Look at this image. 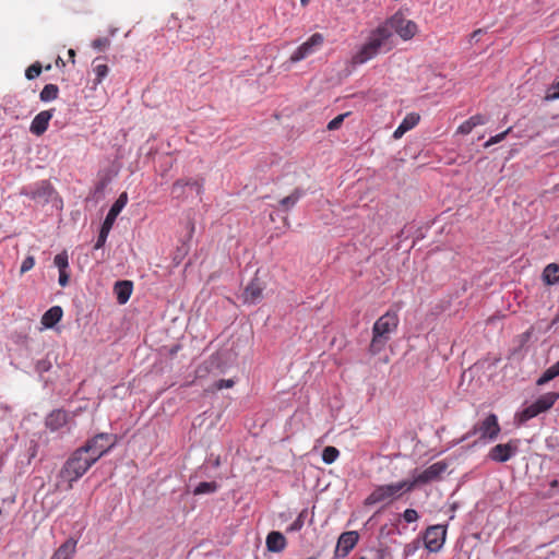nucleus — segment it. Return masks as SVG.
I'll list each match as a JSON object with an SVG mask.
<instances>
[{
  "label": "nucleus",
  "instance_id": "obj_20",
  "mask_svg": "<svg viewBox=\"0 0 559 559\" xmlns=\"http://www.w3.org/2000/svg\"><path fill=\"white\" fill-rule=\"evenodd\" d=\"M62 308L60 306H53L43 314L40 322L44 328L51 329L62 319Z\"/></svg>",
  "mask_w": 559,
  "mask_h": 559
},
{
  "label": "nucleus",
  "instance_id": "obj_40",
  "mask_svg": "<svg viewBox=\"0 0 559 559\" xmlns=\"http://www.w3.org/2000/svg\"><path fill=\"white\" fill-rule=\"evenodd\" d=\"M545 98L547 100H554L559 98V81L548 88Z\"/></svg>",
  "mask_w": 559,
  "mask_h": 559
},
{
  "label": "nucleus",
  "instance_id": "obj_30",
  "mask_svg": "<svg viewBox=\"0 0 559 559\" xmlns=\"http://www.w3.org/2000/svg\"><path fill=\"white\" fill-rule=\"evenodd\" d=\"M53 264L58 267L59 272L67 271L69 267V257L66 251L58 253L53 259Z\"/></svg>",
  "mask_w": 559,
  "mask_h": 559
},
{
  "label": "nucleus",
  "instance_id": "obj_32",
  "mask_svg": "<svg viewBox=\"0 0 559 559\" xmlns=\"http://www.w3.org/2000/svg\"><path fill=\"white\" fill-rule=\"evenodd\" d=\"M95 73V84H100L102 81L107 76L109 73V68L107 64H96L93 69Z\"/></svg>",
  "mask_w": 559,
  "mask_h": 559
},
{
  "label": "nucleus",
  "instance_id": "obj_49",
  "mask_svg": "<svg viewBox=\"0 0 559 559\" xmlns=\"http://www.w3.org/2000/svg\"><path fill=\"white\" fill-rule=\"evenodd\" d=\"M68 55L71 58L72 62H74L75 51L73 49H69Z\"/></svg>",
  "mask_w": 559,
  "mask_h": 559
},
{
  "label": "nucleus",
  "instance_id": "obj_23",
  "mask_svg": "<svg viewBox=\"0 0 559 559\" xmlns=\"http://www.w3.org/2000/svg\"><path fill=\"white\" fill-rule=\"evenodd\" d=\"M67 423V413L63 411H53L46 419V425L51 430H58Z\"/></svg>",
  "mask_w": 559,
  "mask_h": 559
},
{
  "label": "nucleus",
  "instance_id": "obj_44",
  "mask_svg": "<svg viewBox=\"0 0 559 559\" xmlns=\"http://www.w3.org/2000/svg\"><path fill=\"white\" fill-rule=\"evenodd\" d=\"M473 129H474V127H472L471 122L467 119L462 124H460L456 132L461 133V134H468L472 132Z\"/></svg>",
  "mask_w": 559,
  "mask_h": 559
},
{
  "label": "nucleus",
  "instance_id": "obj_21",
  "mask_svg": "<svg viewBox=\"0 0 559 559\" xmlns=\"http://www.w3.org/2000/svg\"><path fill=\"white\" fill-rule=\"evenodd\" d=\"M132 293V283L129 281L117 282L115 285V294L120 305L126 304Z\"/></svg>",
  "mask_w": 559,
  "mask_h": 559
},
{
  "label": "nucleus",
  "instance_id": "obj_36",
  "mask_svg": "<svg viewBox=\"0 0 559 559\" xmlns=\"http://www.w3.org/2000/svg\"><path fill=\"white\" fill-rule=\"evenodd\" d=\"M402 516L406 523H414L419 519L418 512L415 509H406Z\"/></svg>",
  "mask_w": 559,
  "mask_h": 559
},
{
  "label": "nucleus",
  "instance_id": "obj_8",
  "mask_svg": "<svg viewBox=\"0 0 559 559\" xmlns=\"http://www.w3.org/2000/svg\"><path fill=\"white\" fill-rule=\"evenodd\" d=\"M128 202V195L126 192L121 193L119 198L116 200V202L110 207L99 233L97 242L95 245V249H99L104 246L107 236L109 234V230L111 229L117 216L122 211V209L126 206Z\"/></svg>",
  "mask_w": 559,
  "mask_h": 559
},
{
  "label": "nucleus",
  "instance_id": "obj_14",
  "mask_svg": "<svg viewBox=\"0 0 559 559\" xmlns=\"http://www.w3.org/2000/svg\"><path fill=\"white\" fill-rule=\"evenodd\" d=\"M518 449L519 441L511 440L508 443L497 444L493 448H491L488 456L490 460L495 462L503 463L513 457L516 454Z\"/></svg>",
  "mask_w": 559,
  "mask_h": 559
},
{
  "label": "nucleus",
  "instance_id": "obj_47",
  "mask_svg": "<svg viewBox=\"0 0 559 559\" xmlns=\"http://www.w3.org/2000/svg\"><path fill=\"white\" fill-rule=\"evenodd\" d=\"M188 189V192H189V198H193V197H198L195 194V188H187Z\"/></svg>",
  "mask_w": 559,
  "mask_h": 559
},
{
  "label": "nucleus",
  "instance_id": "obj_26",
  "mask_svg": "<svg viewBox=\"0 0 559 559\" xmlns=\"http://www.w3.org/2000/svg\"><path fill=\"white\" fill-rule=\"evenodd\" d=\"M59 93V88L55 84H47L44 86L39 94V98L41 102H51L57 98Z\"/></svg>",
  "mask_w": 559,
  "mask_h": 559
},
{
  "label": "nucleus",
  "instance_id": "obj_52",
  "mask_svg": "<svg viewBox=\"0 0 559 559\" xmlns=\"http://www.w3.org/2000/svg\"><path fill=\"white\" fill-rule=\"evenodd\" d=\"M56 63H57V64H59V63L64 64V63H63V60H62L60 57L57 59Z\"/></svg>",
  "mask_w": 559,
  "mask_h": 559
},
{
  "label": "nucleus",
  "instance_id": "obj_1",
  "mask_svg": "<svg viewBox=\"0 0 559 559\" xmlns=\"http://www.w3.org/2000/svg\"><path fill=\"white\" fill-rule=\"evenodd\" d=\"M94 463L79 448L64 463L58 475L57 488L70 490L74 481L81 478Z\"/></svg>",
  "mask_w": 559,
  "mask_h": 559
},
{
  "label": "nucleus",
  "instance_id": "obj_12",
  "mask_svg": "<svg viewBox=\"0 0 559 559\" xmlns=\"http://www.w3.org/2000/svg\"><path fill=\"white\" fill-rule=\"evenodd\" d=\"M447 528L443 525L429 526L424 535L426 548L431 552L439 551L445 542Z\"/></svg>",
  "mask_w": 559,
  "mask_h": 559
},
{
  "label": "nucleus",
  "instance_id": "obj_35",
  "mask_svg": "<svg viewBox=\"0 0 559 559\" xmlns=\"http://www.w3.org/2000/svg\"><path fill=\"white\" fill-rule=\"evenodd\" d=\"M556 377H557L556 372L549 367L542 374V377L536 381V383H537V385H544V384H546L547 382H549L550 380H552Z\"/></svg>",
  "mask_w": 559,
  "mask_h": 559
},
{
  "label": "nucleus",
  "instance_id": "obj_50",
  "mask_svg": "<svg viewBox=\"0 0 559 559\" xmlns=\"http://www.w3.org/2000/svg\"><path fill=\"white\" fill-rule=\"evenodd\" d=\"M116 33H117V28H110V29H109V34H110L111 36H115V34H116Z\"/></svg>",
  "mask_w": 559,
  "mask_h": 559
},
{
  "label": "nucleus",
  "instance_id": "obj_18",
  "mask_svg": "<svg viewBox=\"0 0 559 559\" xmlns=\"http://www.w3.org/2000/svg\"><path fill=\"white\" fill-rule=\"evenodd\" d=\"M419 115L415 112H411L406 115V117L403 119V121L399 124V127L393 132V138L395 140L401 139L407 131L413 129L417 123L419 122Z\"/></svg>",
  "mask_w": 559,
  "mask_h": 559
},
{
  "label": "nucleus",
  "instance_id": "obj_10",
  "mask_svg": "<svg viewBox=\"0 0 559 559\" xmlns=\"http://www.w3.org/2000/svg\"><path fill=\"white\" fill-rule=\"evenodd\" d=\"M500 432L498 418L495 414H489L483 421L475 425L473 430L469 431L463 440H466L471 436L479 433L480 439L493 440Z\"/></svg>",
  "mask_w": 559,
  "mask_h": 559
},
{
  "label": "nucleus",
  "instance_id": "obj_22",
  "mask_svg": "<svg viewBox=\"0 0 559 559\" xmlns=\"http://www.w3.org/2000/svg\"><path fill=\"white\" fill-rule=\"evenodd\" d=\"M75 548L76 542L74 539H68L56 550L51 559H72Z\"/></svg>",
  "mask_w": 559,
  "mask_h": 559
},
{
  "label": "nucleus",
  "instance_id": "obj_16",
  "mask_svg": "<svg viewBox=\"0 0 559 559\" xmlns=\"http://www.w3.org/2000/svg\"><path fill=\"white\" fill-rule=\"evenodd\" d=\"M195 188V194L200 195L202 192V183L198 180H177L173 188H171V194L176 199H188L189 192L187 188Z\"/></svg>",
  "mask_w": 559,
  "mask_h": 559
},
{
  "label": "nucleus",
  "instance_id": "obj_17",
  "mask_svg": "<svg viewBox=\"0 0 559 559\" xmlns=\"http://www.w3.org/2000/svg\"><path fill=\"white\" fill-rule=\"evenodd\" d=\"M51 118V110H44L37 114L31 123V132L35 135H41L47 130L49 120Z\"/></svg>",
  "mask_w": 559,
  "mask_h": 559
},
{
  "label": "nucleus",
  "instance_id": "obj_2",
  "mask_svg": "<svg viewBox=\"0 0 559 559\" xmlns=\"http://www.w3.org/2000/svg\"><path fill=\"white\" fill-rule=\"evenodd\" d=\"M392 48L393 45H389L388 43V33L377 27L371 32L367 41L353 55L352 62L353 64H364L377 57L380 52L390 51Z\"/></svg>",
  "mask_w": 559,
  "mask_h": 559
},
{
  "label": "nucleus",
  "instance_id": "obj_38",
  "mask_svg": "<svg viewBox=\"0 0 559 559\" xmlns=\"http://www.w3.org/2000/svg\"><path fill=\"white\" fill-rule=\"evenodd\" d=\"M511 131V128H508L506 131L495 135V136H491L486 143H485V147H489L496 143H499L501 142L502 140L506 139L507 134Z\"/></svg>",
  "mask_w": 559,
  "mask_h": 559
},
{
  "label": "nucleus",
  "instance_id": "obj_45",
  "mask_svg": "<svg viewBox=\"0 0 559 559\" xmlns=\"http://www.w3.org/2000/svg\"><path fill=\"white\" fill-rule=\"evenodd\" d=\"M70 275L67 271L59 272V285L66 287L69 284Z\"/></svg>",
  "mask_w": 559,
  "mask_h": 559
},
{
  "label": "nucleus",
  "instance_id": "obj_37",
  "mask_svg": "<svg viewBox=\"0 0 559 559\" xmlns=\"http://www.w3.org/2000/svg\"><path fill=\"white\" fill-rule=\"evenodd\" d=\"M306 510H304L298 516L297 519L289 525L288 527V531L290 532H297L299 530L302 528L304 526V518H305V514H306Z\"/></svg>",
  "mask_w": 559,
  "mask_h": 559
},
{
  "label": "nucleus",
  "instance_id": "obj_54",
  "mask_svg": "<svg viewBox=\"0 0 559 559\" xmlns=\"http://www.w3.org/2000/svg\"><path fill=\"white\" fill-rule=\"evenodd\" d=\"M307 559H316V558H313V557H310V558H307Z\"/></svg>",
  "mask_w": 559,
  "mask_h": 559
},
{
  "label": "nucleus",
  "instance_id": "obj_39",
  "mask_svg": "<svg viewBox=\"0 0 559 559\" xmlns=\"http://www.w3.org/2000/svg\"><path fill=\"white\" fill-rule=\"evenodd\" d=\"M110 45V41L108 38H96L92 41V47L96 50H105Z\"/></svg>",
  "mask_w": 559,
  "mask_h": 559
},
{
  "label": "nucleus",
  "instance_id": "obj_15",
  "mask_svg": "<svg viewBox=\"0 0 559 559\" xmlns=\"http://www.w3.org/2000/svg\"><path fill=\"white\" fill-rule=\"evenodd\" d=\"M265 284L259 277H254L245 288L241 298L246 304H257L263 298Z\"/></svg>",
  "mask_w": 559,
  "mask_h": 559
},
{
  "label": "nucleus",
  "instance_id": "obj_34",
  "mask_svg": "<svg viewBox=\"0 0 559 559\" xmlns=\"http://www.w3.org/2000/svg\"><path fill=\"white\" fill-rule=\"evenodd\" d=\"M348 115H349V112H345V114H341V115L336 116L334 119H332V120L328 123V129H329L330 131L337 130V129L342 126V123H343L344 119H345Z\"/></svg>",
  "mask_w": 559,
  "mask_h": 559
},
{
  "label": "nucleus",
  "instance_id": "obj_42",
  "mask_svg": "<svg viewBox=\"0 0 559 559\" xmlns=\"http://www.w3.org/2000/svg\"><path fill=\"white\" fill-rule=\"evenodd\" d=\"M468 121L471 122L472 127L476 128L478 126L485 124L487 119L483 115H474L468 119Z\"/></svg>",
  "mask_w": 559,
  "mask_h": 559
},
{
  "label": "nucleus",
  "instance_id": "obj_48",
  "mask_svg": "<svg viewBox=\"0 0 559 559\" xmlns=\"http://www.w3.org/2000/svg\"><path fill=\"white\" fill-rule=\"evenodd\" d=\"M559 376V360L550 367Z\"/></svg>",
  "mask_w": 559,
  "mask_h": 559
},
{
  "label": "nucleus",
  "instance_id": "obj_9",
  "mask_svg": "<svg viewBox=\"0 0 559 559\" xmlns=\"http://www.w3.org/2000/svg\"><path fill=\"white\" fill-rule=\"evenodd\" d=\"M324 40L325 39L322 34H312L306 41H304L293 51L289 57V61L296 63L314 55L322 48Z\"/></svg>",
  "mask_w": 559,
  "mask_h": 559
},
{
  "label": "nucleus",
  "instance_id": "obj_51",
  "mask_svg": "<svg viewBox=\"0 0 559 559\" xmlns=\"http://www.w3.org/2000/svg\"><path fill=\"white\" fill-rule=\"evenodd\" d=\"M310 0H300L301 5H307Z\"/></svg>",
  "mask_w": 559,
  "mask_h": 559
},
{
  "label": "nucleus",
  "instance_id": "obj_11",
  "mask_svg": "<svg viewBox=\"0 0 559 559\" xmlns=\"http://www.w3.org/2000/svg\"><path fill=\"white\" fill-rule=\"evenodd\" d=\"M447 469V464L444 462H437L425 471L415 474L412 479H406L407 485L412 484V490L419 484H427L433 481L440 477L442 473Z\"/></svg>",
  "mask_w": 559,
  "mask_h": 559
},
{
  "label": "nucleus",
  "instance_id": "obj_24",
  "mask_svg": "<svg viewBox=\"0 0 559 559\" xmlns=\"http://www.w3.org/2000/svg\"><path fill=\"white\" fill-rule=\"evenodd\" d=\"M543 281L546 285L559 284V265L556 263L548 264L543 271Z\"/></svg>",
  "mask_w": 559,
  "mask_h": 559
},
{
  "label": "nucleus",
  "instance_id": "obj_25",
  "mask_svg": "<svg viewBox=\"0 0 559 559\" xmlns=\"http://www.w3.org/2000/svg\"><path fill=\"white\" fill-rule=\"evenodd\" d=\"M558 399H559V393L548 392V393L542 395L540 397H538L535 402L542 412H546L556 403V401Z\"/></svg>",
  "mask_w": 559,
  "mask_h": 559
},
{
  "label": "nucleus",
  "instance_id": "obj_19",
  "mask_svg": "<svg viewBox=\"0 0 559 559\" xmlns=\"http://www.w3.org/2000/svg\"><path fill=\"white\" fill-rule=\"evenodd\" d=\"M265 543L267 550L272 552H281L286 547L285 536L277 531L269 533Z\"/></svg>",
  "mask_w": 559,
  "mask_h": 559
},
{
  "label": "nucleus",
  "instance_id": "obj_53",
  "mask_svg": "<svg viewBox=\"0 0 559 559\" xmlns=\"http://www.w3.org/2000/svg\"><path fill=\"white\" fill-rule=\"evenodd\" d=\"M358 559H367V558H366V557H360V558H358Z\"/></svg>",
  "mask_w": 559,
  "mask_h": 559
},
{
  "label": "nucleus",
  "instance_id": "obj_28",
  "mask_svg": "<svg viewBox=\"0 0 559 559\" xmlns=\"http://www.w3.org/2000/svg\"><path fill=\"white\" fill-rule=\"evenodd\" d=\"M540 413H543V412L539 409L536 402H534L522 411L521 420L526 421L531 418L536 417Z\"/></svg>",
  "mask_w": 559,
  "mask_h": 559
},
{
  "label": "nucleus",
  "instance_id": "obj_4",
  "mask_svg": "<svg viewBox=\"0 0 559 559\" xmlns=\"http://www.w3.org/2000/svg\"><path fill=\"white\" fill-rule=\"evenodd\" d=\"M379 29H383L388 33L389 45L394 46V34L401 37L403 40L412 39L418 32L417 24L406 19L402 13H395L388 19L383 24L378 26Z\"/></svg>",
  "mask_w": 559,
  "mask_h": 559
},
{
  "label": "nucleus",
  "instance_id": "obj_46",
  "mask_svg": "<svg viewBox=\"0 0 559 559\" xmlns=\"http://www.w3.org/2000/svg\"><path fill=\"white\" fill-rule=\"evenodd\" d=\"M484 33H485V31L481 29V28L476 29L475 32H473V34L469 37V44L477 43L479 40V36L481 34H484Z\"/></svg>",
  "mask_w": 559,
  "mask_h": 559
},
{
  "label": "nucleus",
  "instance_id": "obj_31",
  "mask_svg": "<svg viewBox=\"0 0 559 559\" xmlns=\"http://www.w3.org/2000/svg\"><path fill=\"white\" fill-rule=\"evenodd\" d=\"M301 198V192L299 190L294 191L288 197L281 200V205L286 210L293 207L298 200Z\"/></svg>",
  "mask_w": 559,
  "mask_h": 559
},
{
  "label": "nucleus",
  "instance_id": "obj_3",
  "mask_svg": "<svg viewBox=\"0 0 559 559\" xmlns=\"http://www.w3.org/2000/svg\"><path fill=\"white\" fill-rule=\"evenodd\" d=\"M412 491V484L407 485L406 480L384 484L376 486L367 496L364 504L367 507L382 504L389 506L393 501L400 499L404 493Z\"/></svg>",
  "mask_w": 559,
  "mask_h": 559
},
{
  "label": "nucleus",
  "instance_id": "obj_6",
  "mask_svg": "<svg viewBox=\"0 0 559 559\" xmlns=\"http://www.w3.org/2000/svg\"><path fill=\"white\" fill-rule=\"evenodd\" d=\"M115 445V437L109 433H98L90 439L80 449L95 464L103 455L108 453Z\"/></svg>",
  "mask_w": 559,
  "mask_h": 559
},
{
  "label": "nucleus",
  "instance_id": "obj_5",
  "mask_svg": "<svg viewBox=\"0 0 559 559\" xmlns=\"http://www.w3.org/2000/svg\"><path fill=\"white\" fill-rule=\"evenodd\" d=\"M399 324V317L395 312L388 311L381 316L373 324V337L370 344V352L372 354L379 353L390 338Z\"/></svg>",
  "mask_w": 559,
  "mask_h": 559
},
{
  "label": "nucleus",
  "instance_id": "obj_27",
  "mask_svg": "<svg viewBox=\"0 0 559 559\" xmlns=\"http://www.w3.org/2000/svg\"><path fill=\"white\" fill-rule=\"evenodd\" d=\"M218 489V485L215 481H202L194 489V495H209L213 493Z\"/></svg>",
  "mask_w": 559,
  "mask_h": 559
},
{
  "label": "nucleus",
  "instance_id": "obj_29",
  "mask_svg": "<svg viewBox=\"0 0 559 559\" xmlns=\"http://www.w3.org/2000/svg\"><path fill=\"white\" fill-rule=\"evenodd\" d=\"M338 455H340V452H338V450L336 448H334V447H326L322 451V461L325 464H332V463H334L336 461Z\"/></svg>",
  "mask_w": 559,
  "mask_h": 559
},
{
  "label": "nucleus",
  "instance_id": "obj_41",
  "mask_svg": "<svg viewBox=\"0 0 559 559\" xmlns=\"http://www.w3.org/2000/svg\"><path fill=\"white\" fill-rule=\"evenodd\" d=\"M35 265V259L33 255H28L26 257L23 262H22V265H21V273H26L28 272L29 270H32Z\"/></svg>",
  "mask_w": 559,
  "mask_h": 559
},
{
  "label": "nucleus",
  "instance_id": "obj_43",
  "mask_svg": "<svg viewBox=\"0 0 559 559\" xmlns=\"http://www.w3.org/2000/svg\"><path fill=\"white\" fill-rule=\"evenodd\" d=\"M234 384H235L234 379L219 380L215 383V388L217 390L229 389V388L234 386Z\"/></svg>",
  "mask_w": 559,
  "mask_h": 559
},
{
  "label": "nucleus",
  "instance_id": "obj_13",
  "mask_svg": "<svg viewBox=\"0 0 559 559\" xmlns=\"http://www.w3.org/2000/svg\"><path fill=\"white\" fill-rule=\"evenodd\" d=\"M359 534L356 531H347L340 535L334 550V559L345 558L357 545Z\"/></svg>",
  "mask_w": 559,
  "mask_h": 559
},
{
  "label": "nucleus",
  "instance_id": "obj_7",
  "mask_svg": "<svg viewBox=\"0 0 559 559\" xmlns=\"http://www.w3.org/2000/svg\"><path fill=\"white\" fill-rule=\"evenodd\" d=\"M21 193L31 198L40 205H45L48 203H55L56 206L61 205V200L58 198L57 192L55 191L52 186L45 180L37 182L33 187L23 189Z\"/></svg>",
  "mask_w": 559,
  "mask_h": 559
},
{
  "label": "nucleus",
  "instance_id": "obj_33",
  "mask_svg": "<svg viewBox=\"0 0 559 559\" xmlns=\"http://www.w3.org/2000/svg\"><path fill=\"white\" fill-rule=\"evenodd\" d=\"M40 72H41V66L38 62H36L26 69L25 76L28 80H34L40 74Z\"/></svg>",
  "mask_w": 559,
  "mask_h": 559
}]
</instances>
